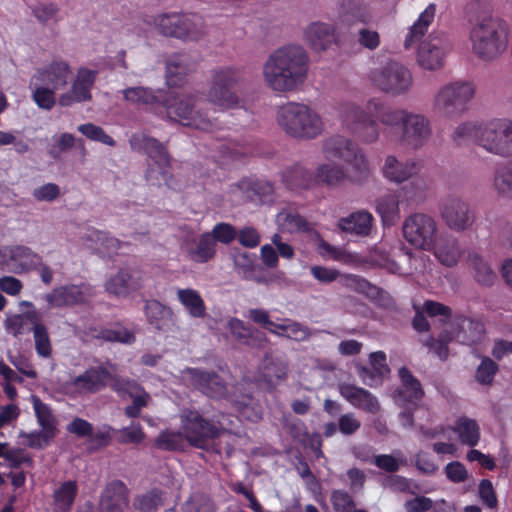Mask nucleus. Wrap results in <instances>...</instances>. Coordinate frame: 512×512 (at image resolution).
<instances>
[{
    "instance_id": "58",
    "label": "nucleus",
    "mask_w": 512,
    "mask_h": 512,
    "mask_svg": "<svg viewBox=\"0 0 512 512\" xmlns=\"http://www.w3.org/2000/svg\"><path fill=\"white\" fill-rule=\"evenodd\" d=\"M117 440L121 444L138 445L144 439V432L139 423L124 427L117 433Z\"/></svg>"
},
{
    "instance_id": "25",
    "label": "nucleus",
    "mask_w": 512,
    "mask_h": 512,
    "mask_svg": "<svg viewBox=\"0 0 512 512\" xmlns=\"http://www.w3.org/2000/svg\"><path fill=\"white\" fill-rule=\"evenodd\" d=\"M338 16L347 26L367 25L372 19L370 8L363 0H340Z\"/></svg>"
},
{
    "instance_id": "19",
    "label": "nucleus",
    "mask_w": 512,
    "mask_h": 512,
    "mask_svg": "<svg viewBox=\"0 0 512 512\" xmlns=\"http://www.w3.org/2000/svg\"><path fill=\"white\" fill-rule=\"evenodd\" d=\"M97 78V71L81 67L77 71L71 89L60 95L58 103L62 107H69L74 103L87 102L92 99L91 90Z\"/></svg>"
},
{
    "instance_id": "1",
    "label": "nucleus",
    "mask_w": 512,
    "mask_h": 512,
    "mask_svg": "<svg viewBox=\"0 0 512 512\" xmlns=\"http://www.w3.org/2000/svg\"><path fill=\"white\" fill-rule=\"evenodd\" d=\"M339 113L346 128L364 143L376 141L381 133L391 140L392 134H396L402 145L418 149L431 136L430 123L425 116L392 109L379 98L370 99L364 110L354 103H343Z\"/></svg>"
},
{
    "instance_id": "46",
    "label": "nucleus",
    "mask_w": 512,
    "mask_h": 512,
    "mask_svg": "<svg viewBox=\"0 0 512 512\" xmlns=\"http://www.w3.org/2000/svg\"><path fill=\"white\" fill-rule=\"evenodd\" d=\"M29 88L31 90V98L38 108L50 111L56 104V90L44 85L40 82L33 83L30 78Z\"/></svg>"
},
{
    "instance_id": "59",
    "label": "nucleus",
    "mask_w": 512,
    "mask_h": 512,
    "mask_svg": "<svg viewBox=\"0 0 512 512\" xmlns=\"http://www.w3.org/2000/svg\"><path fill=\"white\" fill-rule=\"evenodd\" d=\"M497 371L498 365L489 357H485L476 370V380L484 385L491 384Z\"/></svg>"
},
{
    "instance_id": "40",
    "label": "nucleus",
    "mask_w": 512,
    "mask_h": 512,
    "mask_svg": "<svg viewBox=\"0 0 512 512\" xmlns=\"http://www.w3.org/2000/svg\"><path fill=\"white\" fill-rule=\"evenodd\" d=\"M453 431L460 443L474 448L480 439V428L476 420L462 416L455 421Z\"/></svg>"
},
{
    "instance_id": "45",
    "label": "nucleus",
    "mask_w": 512,
    "mask_h": 512,
    "mask_svg": "<svg viewBox=\"0 0 512 512\" xmlns=\"http://www.w3.org/2000/svg\"><path fill=\"white\" fill-rule=\"evenodd\" d=\"M376 211L380 215L383 224H394L399 219V196L387 194L376 200Z\"/></svg>"
},
{
    "instance_id": "7",
    "label": "nucleus",
    "mask_w": 512,
    "mask_h": 512,
    "mask_svg": "<svg viewBox=\"0 0 512 512\" xmlns=\"http://www.w3.org/2000/svg\"><path fill=\"white\" fill-rule=\"evenodd\" d=\"M130 148L137 152L147 155L151 160L148 165L145 178L152 185L165 184L170 186L172 175V158L168 152L167 146L158 139L146 133H134L129 138Z\"/></svg>"
},
{
    "instance_id": "62",
    "label": "nucleus",
    "mask_w": 512,
    "mask_h": 512,
    "mask_svg": "<svg viewBox=\"0 0 512 512\" xmlns=\"http://www.w3.org/2000/svg\"><path fill=\"white\" fill-rule=\"evenodd\" d=\"M230 330L232 335L248 346L253 345L254 332L245 326L244 322L240 319L233 318L229 322Z\"/></svg>"
},
{
    "instance_id": "39",
    "label": "nucleus",
    "mask_w": 512,
    "mask_h": 512,
    "mask_svg": "<svg viewBox=\"0 0 512 512\" xmlns=\"http://www.w3.org/2000/svg\"><path fill=\"white\" fill-rule=\"evenodd\" d=\"M187 255L195 263L204 264L213 260L216 255V243L209 232L202 233L197 240L187 247Z\"/></svg>"
},
{
    "instance_id": "61",
    "label": "nucleus",
    "mask_w": 512,
    "mask_h": 512,
    "mask_svg": "<svg viewBox=\"0 0 512 512\" xmlns=\"http://www.w3.org/2000/svg\"><path fill=\"white\" fill-rule=\"evenodd\" d=\"M182 512H214L209 499L202 495H192L181 507Z\"/></svg>"
},
{
    "instance_id": "9",
    "label": "nucleus",
    "mask_w": 512,
    "mask_h": 512,
    "mask_svg": "<svg viewBox=\"0 0 512 512\" xmlns=\"http://www.w3.org/2000/svg\"><path fill=\"white\" fill-rule=\"evenodd\" d=\"M478 146L487 152L500 156H512V120L493 118L480 122Z\"/></svg>"
},
{
    "instance_id": "64",
    "label": "nucleus",
    "mask_w": 512,
    "mask_h": 512,
    "mask_svg": "<svg viewBox=\"0 0 512 512\" xmlns=\"http://www.w3.org/2000/svg\"><path fill=\"white\" fill-rule=\"evenodd\" d=\"M423 312L429 317H443L442 322L446 323L452 317V309L440 302L433 300H426L423 304Z\"/></svg>"
},
{
    "instance_id": "34",
    "label": "nucleus",
    "mask_w": 512,
    "mask_h": 512,
    "mask_svg": "<svg viewBox=\"0 0 512 512\" xmlns=\"http://www.w3.org/2000/svg\"><path fill=\"white\" fill-rule=\"evenodd\" d=\"M455 339L464 345H473L479 343L485 334V328L481 321L466 316H457Z\"/></svg>"
},
{
    "instance_id": "5",
    "label": "nucleus",
    "mask_w": 512,
    "mask_h": 512,
    "mask_svg": "<svg viewBox=\"0 0 512 512\" xmlns=\"http://www.w3.org/2000/svg\"><path fill=\"white\" fill-rule=\"evenodd\" d=\"M510 29L506 21L497 17H486L470 30L473 53L482 60L499 57L508 47Z\"/></svg>"
},
{
    "instance_id": "11",
    "label": "nucleus",
    "mask_w": 512,
    "mask_h": 512,
    "mask_svg": "<svg viewBox=\"0 0 512 512\" xmlns=\"http://www.w3.org/2000/svg\"><path fill=\"white\" fill-rule=\"evenodd\" d=\"M159 32L184 40H198L204 34L203 18L198 14H162L155 19Z\"/></svg>"
},
{
    "instance_id": "17",
    "label": "nucleus",
    "mask_w": 512,
    "mask_h": 512,
    "mask_svg": "<svg viewBox=\"0 0 512 512\" xmlns=\"http://www.w3.org/2000/svg\"><path fill=\"white\" fill-rule=\"evenodd\" d=\"M231 191L239 195L242 202H251L256 205L272 204L275 199L274 184L256 177L242 178L232 186Z\"/></svg>"
},
{
    "instance_id": "44",
    "label": "nucleus",
    "mask_w": 512,
    "mask_h": 512,
    "mask_svg": "<svg viewBox=\"0 0 512 512\" xmlns=\"http://www.w3.org/2000/svg\"><path fill=\"white\" fill-rule=\"evenodd\" d=\"M468 263L474 272V278L480 285L492 286L497 278L490 264L476 251L468 253Z\"/></svg>"
},
{
    "instance_id": "35",
    "label": "nucleus",
    "mask_w": 512,
    "mask_h": 512,
    "mask_svg": "<svg viewBox=\"0 0 512 512\" xmlns=\"http://www.w3.org/2000/svg\"><path fill=\"white\" fill-rule=\"evenodd\" d=\"M398 375L401 385L396 391L397 399L409 404H417L424 396V390L420 381L413 376L407 367H401Z\"/></svg>"
},
{
    "instance_id": "15",
    "label": "nucleus",
    "mask_w": 512,
    "mask_h": 512,
    "mask_svg": "<svg viewBox=\"0 0 512 512\" xmlns=\"http://www.w3.org/2000/svg\"><path fill=\"white\" fill-rule=\"evenodd\" d=\"M41 256L24 245L6 246L0 249V269L21 274L37 269Z\"/></svg>"
},
{
    "instance_id": "37",
    "label": "nucleus",
    "mask_w": 512,
    "mask_h": 512,
    "mask_svg": "<svg viewBox=\"0 0 512 512\" xmlns=\"http://www.w3.org/2000/svg\"><path fill=\"white\" fill-rule=\"evenodd\" d=\"M372 225L373 216L366 210L353 212L347 217L340 218L338 221V227L341 231L358 236L369 235Z\"/></svg>"
},
{
    "instance_id": "55",
    "label": "nucleus",
    "mask_w": 512,
    "mask_h": 512,
    "mask_svg": "<svg viewBox=\"0 0 512 512\" xmlns=\"http://www.w3.org/2000/svg\"><path fill=\"white\" fill-rule=\"evenodd\" d=\"M494 185L500 194L512 197V162L496 171Z\"/></svg>"
},
{
    "instance_id": "56",
    "label": "nucleus",
    "mask_w": 512,
    "mask_h": 512,
    "mask_svg": "<svg viewBox=\"0 0 512 512\" xmlns=\"http://www.w3.org/2000/svg\"><path fill=\"white\" fill-rule=\"evenodd\" d=\"M78 131L92 141H97L108 146H115V140L106 134L104 129L93 123L81 124Z\"/></svg>"
},
{
    "instance_id": "30",
    "label": "nucleus",
    "mask_w": 512,
    "mask_h": 512,
    "mask_svg": "<svg viewBox=\"0 0 512 512\" xmlns=\"http://www.w3.org/2000/svg\"><path fill=\"white\" fill-rule=\"evenodd\" d=\"M445 54L441 40L430 39L420 44L417 61L426 70H436L443 66Z\"/></svg>"
},
{
    "instance_id": "63",
    "label": "nucleus",
    "mask_w": 512,
    "mask_h": 512,
    "mask_svg": "<svg viewBox=\"0 0 512 512\" xmlns=\"http://www.w3.org/2000/svg\"><path fill=\"white\" fill-rule=\"evenodd\" d=\"M331 503L335 512H352L355 507L352 496L343 490H334L331 493Z\"/></svg>"
},
{
    "instance_id": "2",
    "label": "nucleus",
    "mask_w": 512,
    "mask_h": 512,
    "mask_svg": "<svg viewBox=\"0 0 512 512\" xmlns=\"http://www.w3.org/2000/svg\"><path fill=\"white\" fill-rule=\"evenodd\" d=\"M326 158L343 160L350 167L348 173L336 164H322L318 166L315 178V187L325 185L335 187L346 178L350 181L361 183L368 179L370 174L369 164L361 149L351 140L342 136L332 137L324 144Z\"/></svg>"
},
{
    "instance_id": "26",
    "label": "nucleus",
    "mask_w": 512,
    "mask_h": 512,
    "mask_svg": "<svg viewBox=\"0 0 512 512\" xmlns=\"http://www.w3.org/2000/svg\"><path fill=\"white\" fill-rule=\"evenodd\" d=\"M33 407L35 415L42 430L36 435L38 445L41 443L49 445L50 441L55 437L57 432V421L52 413L51 408L43 403L39 398L34 397Z\"/></svg>"
},
{
    "instance_id": "14",
    "label": "nucleus",
    "mask_w": 512,
    "mask_h": 512,
    "mask_svg": "<svg viewBox=\"0 0 512 512\" xmlns=\"http://www.w3.org/2000/svg\"><path fill=\"white\" fill-rule=\"evenodd\" d=\"M371 79L379 89L395 96L408 92L413 83L411 72L397 62H389L373 71Z\"/></svg>"
},
{
    "instance_id": "22",
    "label": "nucleus",
    "mask_w": 512,
    "mask_h": 512,
    "mask_svg": "<svg viewBox=\"0 0 512 512\" xmlns=\"http://www.w3.org/2000/svg\"><path fill=\"white\" fill-rule=\"evenodd\" d=\"M112 379L111 372L104 366H91L82 374L74 377L71 385L78 392L97 393L106 388L107 383Z\"/></svg>"
},
{
    "instance_id": "43",
    "label": "nucleus",
    "mask_w": 512,
    "mask_h": 512,
    "mask_svg": "<svg viewBox=\"0 0 512 512\" xmlns=\"http://www.w3.org/2000/svg\"><path fill=\"white\" fill-rule=\"evenodd\" d=\"M78 493L76 481L68 480L60 484L53 493L55 512H70Z\"/></svg>"
},
{
    "instance_id": "32",
    "label": "nucleus",
    "mask_w": 512,
    "mask_h": 512,
    "mask_svg": "<svg viewBox=\"0 0 512 512\" xmlns=\"http://www.w3.org/2000/svg\"><path fill=\"white\" fill-rule=\"evenodd\" d=\"M144 313L148 323L156 330L168 331L174 325L175 316L173 310L158 300L147 301Z\"/></svg>"
},
{
    "instance_id": "60",
    "label": "nucleus",
    "mask_w": 512,
    "mask_h": 512,
    "mask_svg": "<svg viewBox=\"0 0 512 512\" xmlns=\"http://www.w3.org/2000/svg\"><path fill=\"white\" fill-rule=\"evenodd\" d=\"M209 233L213 236L214 243L218 241L223 244H230L237 236L235 227L225 222L215 224L212 231Z\"/></svg>"
},
{
    "instance_id": "33",
    "label": "nucleus",
    "mask_w": 512,
    "mask_h": 512,
    "mask_svg": "<svg viewBox=\"0 0 512 512\" xmlns=\"http://www.w3.org/2000/svg\"><path fill=\"white\" fill-rule=\"evenodd\" d=\"M142 287V278L135 276L126 269H120L115 276L110 277L105 289L108 293L118 297H126L131 292L137 291Z\"/></svg>"
},
{
    "instance_id": "36",
    "label": "nucleus",
    "mask_w": 512,
    "mask_h": 512,
    "mask_svg": "<svg viewBox=\"0 0 512 512\" xmlns=\"http://www.w3.org/2000/svg\"><path fill=\"white\" fill-rule=\"evenodd\" d=\"M418 164L415 161L400 162L395 156H388L383 166L384 177L395 183L407 181L418 172Z\"/></svg>"
},
{
    "instance_id": "53",
    "label": "nucleus",
    "mask_w": 512,
    "mask_h": 512,
    "mask_svg": "<svg viewBox=\"0 0 512 512\" xmlns=\"http://www.w3.org/2000/svg\"><path fill=\"white\" fill-rule=\"evenodd\" d=\"M161 504L162 492L159 489H152L134 501V507L138 512H156Z\"/></svg>"
},
{
    "instance_id": "57",
    "label": "nucleus",
    "mask_w": 512,
    "mask_h": 512,
    "mask_svg": "<svg viewBox=\"0 0 512 512\" xmlns=\"http://www.w3.org/2000/svg\"><path fill=\"white\" fill-rule=\"evenodd\" d=\"M129 397L132 399V403L125 408V415L129 418H137L140 416L141 410L148 405L151 399L150 395L140 385V389L135 390Z\"/></svg>"
},
{
    "instance_id": "42",
    "label": "nucleus",
    "mask_w": 512,
    "mask_h": 512,
    "mask_svg": "<svg viewBox=\"0 0 512 512\" xmlns=\"http://www.w3.org/2000/svg\"><path fill=\"white\" fill-rule=\"evenodd\" d=\"M177 299L193 318L206 316V305L201 294L192 288L178 289Z\"/></svg>"
},
{
    "instance_id": "52",
    "label": "nucleus",
    "mask_w": 512,
    "mask_h": 512,
    "mask_svg": "<svg viewBox=\"0 0 512 512\" xmlns=\"http://www.w3.org/2000/svg\"><path fill=\"white\" fill-rule=\"evenodd\" d=\"M480 130V123L465 122L460 124L452 134V139L455 144L462 145L468 141H473L478 145V131Z\"/></svg>"
},
{
    "instance_id": "54",
    "label": "nucleus",
    "mask_w": 512,
    "mask_h": 512,
    "mask_svg": "<svg viewBox=\"0 0 512 512\" xmlns=\"http://www.w3.org/2000/svg\"><path fill=\"white\" fill-rule=\"evenodd\" d=\"M89 238L94 240L99 245V249L109 257L115 254L121 246V242L117 238L104 231L93 230Z\"/></svg>"
},
{
    "instance_id": "49",
    "label": "nucleus",
    "mask_w": 512,
    "mask_h": 512,
    "mask_svg": "<svg viewBox=\"0 0 512 512\" xmlns=\"http://www.w3.org/2000/svg\"><path fill=\"white\" fill-rule=\"evenodd\" d=\"M35 351L41 358H49L52 355V343L48 328L40 321L34 326L33 331Z\"/></svg>"
},
{
    "instance_id": "47",
    "label": "nucleus",
    "mask_w": 512,
    "mask_h": 512,
    "mask_svg": "<svg viewBox=\"0 0 512 512\" xmlns=\"http://www.w3.org/2000/svg\"><path fill=\"white\" fill-rule=\"evenodd\" d=\"M234 266L239 274L246 280H253L258 283L265 282L256 275L260 268L256 264V256L249 252H239L234 256Z\"/></svg>"
},
{
    "instance_id": "29",
    "label": "nucleus",
    "mask_w": 512,
    "mask_h": 512,
    "mask_svg": "<svg viewBox=\"0 0 512 512\" xmlns=\"http://www.w3.org/2000/svg\"><path fill=\"white\" fill-rule=\"evenodd\" d=\"M194 70L187 55L174 54L166 61V83L171 87H182L186 83L187 76Z\"/></svg>"
},
{
    "instance_id": "18",
    "label": "nucleus",
    "mask_w": 512,
    "mask_h": 512,
    "mask_svg": "<svg viewBox=\"0 0 512 512\" xmlns=\"http://www.w3.org/2000/svg\"><path fill=\"white\" fill-rule=\"evenodd\" d=\"M92 296V287L89 284L81 283L56 287L47 293L44 299L52 308H63L86 304Z\"/></svg>"
},
{
    "instance_id": "48",
    "label": "nucleus",
    "mask_w": 512,
    "mask_h": 512,
    "mask_svg": "<svg viewBox=\"0 0 512 512\" xmlns=\"http://www.w3.org/2000/svg\"><path fill=\"white\" fill-rule=\"evenodd\" d=\"M95 339L112 343L133 344L136 337L134 332L117 324L114 327H100L99 334H95Z\"/></svg>"
},
{
    "instance_id": "10",
    "label": "nucleus",
    "mask_w": 512,
    "mask_h": 512,
    "mask_svg": "<svg viewBox=\"0 0 512 512\" xmlns=\"http://www.w3.org/2000/svg\"><path fill=\"white\" fill-rule=\"evenodd\" d=\"M474 95L475 87L471 82H451L438 91L434 99V107L446 117L459 116L468 109Z\"/></svg>"
},
{
    "instance_id": "8",
    "label": "nucleus",
    "mask_w": 512,
    "mask_h": 512,
    "mask_svg": "<svg viewBox=\"0 0 512 512\" xmlns=\"http://www.w3.org/2000/svg\"><path fill=\"white\" fill-rule=\"evenodd\" d=\"M243 80L242 71L232 67L213 70L212 84L208 91V100L221 110L232 109L239 105V86Z\"/></svg>"
},
{
    "instance_id": "50",
    "label": "nucleus",
    "mask_w": 512,
    "mask_h": 512,
    "mask_svg": "<svg viewBox=\"0 0 512 512\" xmlns=\"http://www.w3.org/2000/svg\"><path fill=\"white\" fill-rule=\"evenodd\" d=\"M461 252L456 239L448 240L445 244L439 246L435 251L438 260L447 267H453L457 264Z\"/></svg>"
},
{
    "instance_id": "20",
    "label": "nucleus",
    "mask_w": 512,
    "mask_h": 512,
    "mask_svg": "<svg viewBox=\"0 0 512 512\" xmlns=\"http://www.w3.org/2000/svg\"><path fill=\"white\" fill-rule=\"evenodd\" d=\"M71 74L67 61L54 59L45 67L38 68L31 77L33 83L37 81L57 91L67 86Z\"/></svg>"
},
{
    "instance_id": "38",
    "label": "nucleus",
    "mask_w": 512,
    "mask_h": 512,
    "mask_svg": "<svg viewBox=\"0 0 512 512\" xmlns=\"http://www.w3.org/2000/svg\"><path fill=\"white\" fill-rule=\"evenodd\" d=\"M41 316L36 309H30L24 313L14 314L5 320V329L14 337L19 338L24 334L34 331V326L39 324Z\"/></svg>"
},
{
    "instance_id": "3",
    "label": "nucleus",
    "mask_w": 512,
    "mask_h": 512,
    "mask_svg": "<svg viewBox=\"0 0 512 512\" xmlns=\"http://www.w3.org/2000/svg\"><path fill=\"white\" fill-rule=\"evenodd\" d=\"M124 98L137 104L161 103L167 116L183 126L212 132L220 126L216 119L208 117L200 110L195 109V97L193 95H174L169 92L154 94L152 90L143 87H131L124 90Z\"/></svg>"
},
{
    "instance_id": "27",
    "label": "nucleus",
    "mask_w": 512,
    "mask_h": 512,
    "mask_svg": "<svg viewBox=\"0 0 512 512\" xmlns=\"http://www.w3.org/2000/svg\"><path fill=\"white\" fill-rule=\"evenodd\" d=\"M304 37L314 51H324L335 42V28L324 22H312L304 30Z\"/></svg>"
},
{
    "instance_id": "28",
    "label": "nucleus",
    "mask_w": 512,
    "mask_h": 512,
    "mask_svg": "<svg viewBox=\"0 0 512 512\" xmlns=\"http://www.w3.org/2000/svg\"><path fill=\"white\" fill-rule=\"evenodd\" d=\"M20 450H0V466L11 468L7 477L11 480L14 489L24 486L26 473L20 468L22 464L31 466L32 460L29 457L19 455Z\"/></svg>"
},
{
    "instance_id": "12",
    "label": "nucleus",
    "mask_w": 512,
    "mask_h": 512,
    "mask_svg": "<svg viewBox=\"0 0 512 512\" xmlns=\"http://www.w3.org/2000/svg\"><path fill=\"white\" fill-rule=\"evenodd\" d=\"M403 236L415 248L430 251L435 247L437 224L433 217L414 213L403 223Z\"/></svg>"
},
{
    "instance_id": "21",
    "label": "nucleus",
    "mask_w": 512,
    "mask_h": 512,
    "mask_svg": "<svg viewBox=\"0 0 512 512\" xmlns=\"http://www.w3.org/2000/svg\"><path fill=\"white\" fill-rule=\"evenodd\" d=\"M187 373L192 385L202 394L210 398H220L226 394V383L216 372L188 368Z\"/></svg>"
},
{
    "instance_id": "51",
    "label": "nucleus",
    "mask_w": 512,
    "mask_h": 512,
    "mask_svg": "<svg viewBox=\"0 0 512 512\" xmlns=\"http://www.w3.org/2000/svg\"><path fill=\"white\" fill-rule=\"evenodd\" d=\"M454 334L449 331H442L438 338L430 336L426 339L425 345L441 359L446 360L449 355L448 344L454 339Z\"/></svg>"
},
{
    "instance_id": "4",
    "label": "nucleus",
    "mask_w": 512,
    "mask_h": 512,
    "mask_svg": "<svg viewBox=\"0 0 512 512\" xmlns=\"http://www.w3.org/2000/svg\"><path fill=\"white\" fill-rule=\"evenodd\" d=\"M308 55L299 45H286L275 50L263 67L267 85L277 92L295 90L303 84L308 72Z\"/></svg>"
},
{
    "instance_id": "6",
    "label": "nucleus",
    "mask_w": 512,
    "mask_h": 512,
    "mask_svg": "<svg viewBox=\"0 0 512 512\" xmlns=\"http://www.w3.org/2000/svg\"><path fill=\"white\" fill-rule=\"evenodd\" d=\"M277 122L287 135L299 140L315 139L324 130L321 116L303 103L288 102L280 106Z\"/></svg>"
},
{
    "instance_id": "41",
    "label": "nucleus",
    "mask_w": 512,
    "mask_h": 512,
    "mask_svg": "<svg viewBox=\"0 0 512 512\" xmlns=\"http://www.w3.org/2000/svg\"><path fill=\"white\" fill-rule=\"evenodd\" d=\"M436 13V5L431 3L419 15L416 22L410 27L409 32L405 38V48H410L413 44L418 42L428 31L429 26L434 20Z\"/></svg>"
},
{
    "instance_id": "31",
    "label": "nucleus",
    "mask_w": 512,
    "mask_h": 512,
    "mask_svg": "<svg viewBox=\"0 0 512 512\" xmlns=\"http://www.w3.org/2000/svg\"><path fill=\"white\" fill-rule=\"evenodd\" d=\"M281 179L285 187L291 191H303L315 187L314 174L299 163L287 167L282 172Z\"/></svg>"
},
{
    "instance_id": "16",
    "label": "nucleus",
    "mask_w": 512,
    "mask_h": 512,
    "mask_svg": "<svg viewBox=\"0 0 512 512\" xmlns=\"http://www.w3.org/2000/svg\"><path fill=\"white\" fill-rule=\"evenodd\" d=\"M440 214L445 224L457 232L467 230L475 220L469 204L455 195H449L441 201Z\"/></svg>"
},
{
    "instance_id": "13",
    "label": "nucleus",
    "mask_w": 512,
    "mask_h": 512,
    "mask_svg": "<svg viewBox=\"0 0 512 512\" xmlns=\"http://www.w3.org/2000/svg\"><path fill=\"white\" fill-rule=\"evenodd\" d=\"M188 443L195 448H207L206 442L216 438L238 435V431H232L224 427L218 428L213 422L203 418L198 412H190L183 426Z\"/></svg>"
},
{
    "instance_id": "24",
    "label": "nucleus",
    "mask_w": 512,
    "mask_h": 512,
    "mask_svg": "<svg viewBox=\"0 0 512 512\" xmlns=\"http://www.w3.org/2000/svg\"><path fill=\"white\" fill-rule=\"evenodd\" d=\"M340 395L353 407L369 414L380 411L378 399L368 390L350 383L339 384Z\"/></svg>"
},
{
    "instance_id": "23",
    "label": "nucleus",
    "mask_w": 512,
    "mask_h": 512,
    "mask_svg": "<svg viewBox=\"0 0 512 512\" xmlns=\"http://www.w3.org/2000/svg\"><path fill=\"white\" fill-rule=\"evenodd\" d=\"M129 505V489L121 480L109 482L100 497V512H123Z\"/></svg>"
}]
</instances>
